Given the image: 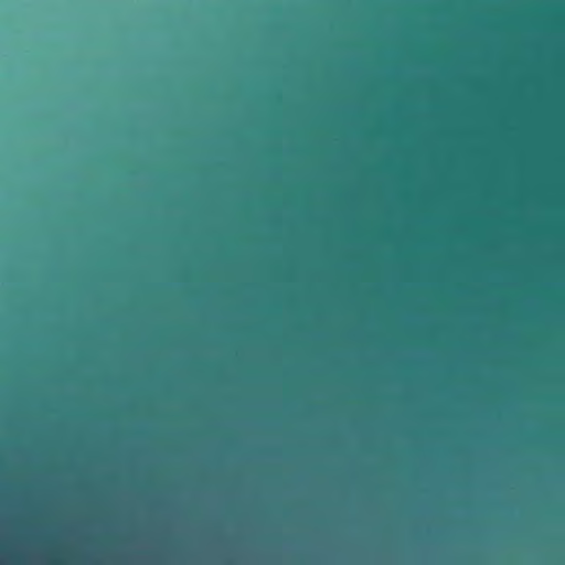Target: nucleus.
<instances>
[{"label": "nucleus", "instance_id": "nucleus-1", "mask_svg": "<svg viewBox=\"0 0 565 565\" xmlns=\"http://www.w3.org/2000/svg\"><path fill=\"white\" fill-rule=\"evenodd\" d=\"M554 137H399L391 131L387 138H184L172 141H565V87L556 88Z\"/></svg>", "mask_w": 565, "mask_h": 565}, {"label": "nucleus", "instance_id": "nucleus-2", "mask_svg": "<svg viewBox=\"0 0 565 565\" xmlns=\"http://www.w3.org/2000/svg\"><path fill=\"white\" fill-rule=\"evenodd\" d=\"M529 113H531V114L534 113V107H530Z\"/></svg>", "mask_w": 565, "mask_h": 565}]
</instances>
